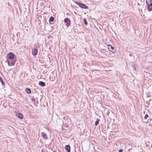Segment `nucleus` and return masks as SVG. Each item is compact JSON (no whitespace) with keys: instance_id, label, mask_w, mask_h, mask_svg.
Segmentation results:
<instances>
[{"instance_id":"1","label":"nucleus","mask_w":152,"mask_h":152,"mask_svg":"<svg viewBox=\"0 0 152 152\" xmlns=\"http://www.w3.org/2000/svg\"><path fill=\"white\" fill-rule=\"evenodd\" d=\"M75 3L82 8L85 9H88V7L87 6L80 2L76 1Z\"/></svg>"},{"instance_id":"2","label":"nucleus","mask_w":152,"mask_h":152,"mask_svg":"<svg viewBox=\"0 0 152 152\" xmlns=\"http://www.w3.org/2000/svg\"><path fill=\"white\" fill-rule=\"evenodd\" d=\"M7 56L9 59L12 60L15 59L14 57L15 56L13 53L10 52L7 54Z\"/></svg>"},{"instance_id":"3","label":"nucleus","mask_w":152,"mask_h":152,"mask_svg":"<svg viewBox=\"0 0 152 152\" xmlns=\"http://www.w3.org/2000/svg\"><path fill=\"white\" fill-rule=\"evenodd\" d=\"M108 48L109 50L113 53H114L115 52V50L114 48L111 45H108Z\"/></svg>"},{"instance_id":"4","label":"nucleus","mask_w":152,"mask_h":152,"mask_svg":"<svg viewBox=\"0 0 152 152\" xmlns=\"http://www.w3.org/2000/svg\"><path fill=\"white\" fill-rule=\"evenodd\" d=\"M64 21L66 23V26L67 27H69L70 26L71 21L69 18H65Z\"/></svg>"},{"instance_id":"5","label":"nucleus","mask_w":152,"mask_h":152,"mask_svg":"<svg viewBox=\"0 0 152 152\" xmlns=\"http://www.w3.org/2000/svg\"><path fill=\"white\" fill-rule=\"evenodd\" d=\"M147 10L149 11L150 12L152 11V2L146 4Z\"/></svg>"},{"instance_id":"6","label":"nucleus","mask_w":152,"mask_h":152,"mask_svg":"<svg viewBox=\"0 0 152 152\" xmlns=\"http://www.w3.org/2000/svg\"><path fill=\"white\" fill-rule=\"evenodd\" d=\"M38 51V50L36 48L33 49L32 50V53L33 56H35L37 54Z\"/></svg>"},{"instance_id":"7","label":"nucleus","mask_w":152,"mask_h":152,"mask_svg":"<svg viewBox=\"0 0 152 152\" xmlns=\"http://www.w3.org/2000/svg\"><path fill=\"white\" fill-rule=\"evenodd\" d=\"M41 135L44 139L48 140V137L46 134L44 132H42L41 133Z\"/></svg>"},{"instance_id":"8","label":"nucleus","mask_w":152,"mask_h":152,"mask_svg":"<svg viewBox=\"0 0 152 152\" xmlns=\"http://www.w3.org/2000/svg\"><path fill=\"white\" fill-rule=\"evenodd\" d=\"M70 147L69 145H66L65 146V149L67 152H70Z\"/></svg>"},{"instance_id":"9","label":"nucleus","mask_w":152,"mask_h":152,"mask_svg":"<svg viewBox=\"0 0 152 152\" xmlns=\"http://www.w3.org/2000/svg\"><path fill=\"white\" fill-rule=\"evenodd\" d=\"M11 62H10V66H14L16 62V60L14 59L11 60Z\"/></svg>"},{"instance_id":"10","label":"nucleus","mask_w":152,"mask_h":152,"mask_svg":"<svg viewBox=\"0 0 152 152\" xmlns=\"http://www.w3.org/2000/svg\"><path fill=\"white\" fill-rule=\"evenodd\" d=\"M39 84L41 86L44 87L45 86V83L43 81H39Z\"/></svg>"},{"instance_id":"11","label":"nucleus","mask_w":152,"mask_h":152,"mask_svg":"<svg viewBox=\"0 0 152 152\" xmlns=\"http://www.w3.org/2000/svg\"><path fill=\"white\" fill-rule=\"evenodd\" d=\"M17 116L20 119H23V115L21 113H19L17 114Z\"/></svg>"},{"instance_id":"12","label":"nucleus","mask_w":152,"mask_h":152,"mask_svg":"<svg viewBox=\"0 0 152 152\" xmlns=\"http://www.w3.org/2000/svg\"><path fill=\"white\" fill-rule=\"evenodd\" d=\"M54 18L53 16H51L49 19V22H50V24H52V23H51L54 21Z\"/></svg>"},{"instance_id":"13","label":"nucleus","mask_w":152,"mask_h":152,"mask_svg":"<svg viewBox=\"0 0 152 152\" xmlns=\"http://www.w3.org/2000/svg\"><path fill=\"white\" fill-rule=\"evenodd\" d=\"M25 91L28 94H29L31 92V89L28 88H26Z\"/></svg>"},{"instance_id":"14","label":"nucleus","mask_w":152,"mask_h":152,"mask_svg":"<svg viewBox=\"0 0 152 152\" xmlns=\"http://www.w3.org/2000/svg\"><path fill=\"white\" fill-rule=\"evenodd\" d=\"M100 121L99 119H97V120L95 122V125L97 126L99 124V121Z\"/></svg>"},{"instance_id":"15","label":"nucleus","mask_w":152,"mask_h":152,"mask_svg":"<svg viewBox=\"0 0 152 152\" xmlns=\"http://www.w3.org/2000/svg\"><path fill=\"white\" fill-rule=\"evenodd\" d=\"M0 81L1 83V84L2 85L4 86L5 85V83L2 80V78L1 77H0Z\"/></svg>"},{"instance_id":"16","label":"nucleus","mask_w":152,"mask_h":152,"mask_svg":"<svg viewBox=\"0 0 152 152\" xmlns=\"http://www.w3.org/2000/svg\"><path fill=\"white\" fill-rule=\"evenodd\" d=\"M83 21L85 24L86 25H87L88 24V23L86 21V18H84L83 19Z\"/></svg>"},{"instance_id":"17","label":"nucleus","mask_w":152,"mask_h":152,"mask_svg":"<svg viewBox=\"0 0 152 152\" xmlns=\"http://www.w3.org/2000/svg\"><path fill=\"white\" fill-rule=\"evenodd\" d=\"M152 0H146V4L150 3L151 2H152Z\"/></svg>"},{"instance_id":"18","label":"nucleus","mask_w":152,"mask_h":152,"mask_svg":"<svg viewBox=\"0 0 152 152\" xmlns=\"http://www.w3.org/2000/svg\"><path fill=\"white\" fill-rule=\"evenodd\" d=\"M5 62H7V63H8V65L9 66H10V61L9 60H8V59H7L6 61H5Z\"/></svg>"},{"instance_id":"19","label":"nucleus","mask_w":152,"mask_h":152,"mask_svg":"<svg viewBox=\"0 0 152 152\" xmlns=\"http://www.w3.org/2000/svg\"><path fill=\"white\" fill-rule=\"evenodd\" d=\"M148 117V115L147 114H146L144 117V118L145 119H147Z\"/></svg>"},{"instance_id":"20","label":"nucleus","mask_w":152,"mask_h":152,"mask_svg":"<svg viewBox=\"0 0 152 152\" xmlns=\"http://www.w3.org/2000/svg\"><path fill=\"white\" fill-rule=\"evenodd\" d=\"M31 99L32 100V101H33V102L36 101V100L35 99H34V98H31Z\"/></svg>"},{"instance_id":"21","label":"nucleus","mask_w":152,"mask_h":152,"mask_svg":"<svg viewBox=\"0 0 152 152\" xmlns=\"http://www.w3.org/2000/svg\"><path fill=\"white\" fill-rule=\"evenodd\" d=\"M123 150L122 149H120L118 151V152H122Z\"/></svg>"},{"instance_id":"22","label":"nucleus","mask_w":152,"mask_h":152,"mask_svg":"<svg viewBox=\"0 0 152 152\" xmlns=\"http://www.w3.org/2000/svg\"><path fill=\"white\" fill-rule=\"evenodd\" d=\"M149 96H147V97H149Z\"/></svg>"},{"instance_id":"23","label":"nucleus","mask_w":152,"mask_h":152,"mask_svg":"<svg viewBox=\"0 0 152 152\" xmlns=\"http://www.w3.org/2000/svg\"><path fill=\"white\" fill-rule=\"evenodd\" d=\"M36 99H38V98H37H37H36Z\"/></svg>"}]
</instances>
